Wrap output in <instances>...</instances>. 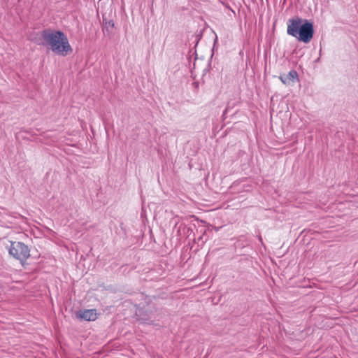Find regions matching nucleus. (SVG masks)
<instances>
[{
    "instance_id": "6",
    "label": "nucleus",
    "mask_w": 358,
    "mask_h": 358,
    "mask_svg": "<svg viewBox=\"0 0 358 358\" xmlns=\"http://www.w3.org/2000/svg\"><path fill=\"white\" fill-rule=\"evenodd\" d=\"M102 26L103 32L105 33L106 31L108 34H112L113 29L115 27V22L113 20H108L106 17L104 15H103Z\"/></svg>"
},
{
    "instance_id": "1",
    "label": "nucleus",
    "mask_w": 358,
    "mask_h": 358,
    "mask_svg": "<svg viewBox=\"0 0 358 358\" xmlns=\"http://www.w3.org/2000/svg\"><path fill=\"white\" fill-rule=\"evenodd\" d=\"M41 35L45 42L43 44L49 45L55 54L66 56L72 52L68 38L62 31L45 29L41 31Z\"/></svg>"
},
{
    "instance_id": "8",
    "label": "nucleus",
    "mask_w": 358,
    "mask_h": 358,
    "mask_svg": "<svg viewBox=\"0 0 358 358\" xmlns=\"http://www.w3.org/2000/svg\"><path fill=\"white\" fill-rule=\"evenodd\" d=\"M227 109H225V110H224V113H223L222 116H224V115H225V114H226V113H227Z\"/></svg>"
},
{
    "instance_id": "4",
    "label": "nucleus",
    "mask_w": 358,
    "mask_h": 358,
    "mask_svg": "<svg viewBox=\"0 0 358 358\" xmlns=\"http://www.w3.org/2000/svg\"><path fill=\"white\" fill-rule=\"evenodd\" d=\"M76 317L85 321H94L97 318L96 311L95 309L79 310L76 313Z\"/></svg>"
},
{
    "instance_id": "2",
    "label": "nucleus",
    "mask_w": 358,
    "mask_h": 358,
    "mask_svg": "<svg viewBox=\"0 0 358 358\" xmlns=\"http://www.w3.org/2000/svg\"><path fill=\"white\" fill-rule=\"evenodd\" d=\"M287 33L298 41L308 43L314 35L313 23L306 19L294 16L287 20Z\"/></svg>"
},
{
    "instance_id": "3",
    "label": "nucleus",
    "mask_w": 358,
    "mask_h": 358,
    "mask_svg": "<svg viewBox=\"0 0 358 358\" xmlns=\"http://www.w3.org/2000/svg\"><path fill=\"white\" fill-rule=\"evenodd\" d=\"M8 253L15 259L20 261L24 265L27 259L30 257V250L24 243L13 241L8 248Z\"/></svg>"
},
{
    "instance_id": "9",
    "label": "nucleus",
    "mask_w": 358,
    "mask_h": 358,
    "mask_svg": "<svg viewBox=\"0 0 358 358\" xmlns=\"http://www.w3.org/2000/svg\"><path fill=\"white\" fill-rule=\"evenodd\" d=\"M217 37L216 36L215 40V42H216V41H217Z\"/></svg>"
},
{
    "instance_id": "7",
    "label": "nucleus",
    "mask_w": 358,
    "mask_h": 358,
    "mask_svg": "<svg viewBox=\"0 0 358 358\" xmlns=\"http://www.w3.org/2000/svg\"><path fill=\"white\" fill-rule=\"evenodd\" d=\"M152 317L150 314H148L147 311L140 312L139 314V320H141L143 322H148L152 320Z\"/></svg>"
},
{
    "instance_id": "5",
    "label": "nucleus",
    "mask_w": 358,
    "mask_h": 358,
    "mask_svg": "<svg viewBox=\"0 0 358 358\" xmlns=\"http://www.w3.org/2000/svg\"><path fill=\"white\" fill-rule=\"evenodd\" d=\"M298 73L295 70H291L287 74L280 75L279 78L285 85H289L294 79L297 78Z\"/></svg>"
}]
</instances>
